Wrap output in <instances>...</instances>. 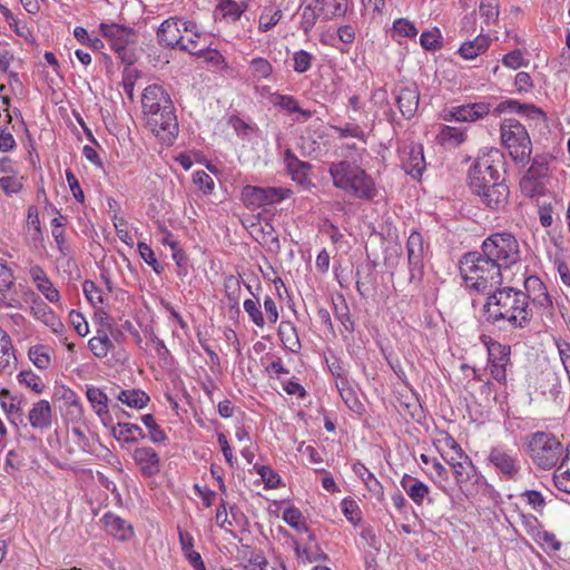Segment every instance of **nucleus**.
I'll use <instances>...</instances> for the list:
<instances>
[{
	"label": "nucleus",
	"mask_w": 570,
	"mask_h": 570,
	"mask_svg": "<svg viewBox=\"0 0 570 570\" xmlns=\"http://www.w3.org/2000/svg\"><path fill=\"white\" fill-rule=\"evenodd\" d=\"M525 451L540 470H551L563 455L562 443L550 432L538 431L527 435Z\"/></svg>",
	"instance_id": "obj_5"
},
{
	"label": "nucleus",
	"mask_w": 570,
	"mask_h": 570,
	"mask_svg": "<svg viewBox=\"0 0 570 570\" xmlns=\"http://www.w3.org/2000/svg\"><path fill=\"white\" fill-rule=\"evenodd\" d=\"M285 163L293 180L298 184H304L307 180V174L311 169V165L308 163L299 160L291 149L285 151Z\"/></svg>",
	"instance_id": "obj_31"
},
{
	"label": "nucleus",
	"mask_w": 570,
	"mask_h": 570,
	"mask_svg": "<svg viewBox=\"0 0 570 570\" xmlns=\"http://www.w3.org/2000/svg\"><path fill=\"white\" fill-rule=\"evenodd\" d=\"M28 420L33 429L46 430L52 423V409L47 400L33 403L29 411Z\"/></svg>",
	"instance_id": "obj_23"
},
{
	"label": "nucleus",
	"mask_w": 570,
	"mask_h": 570,
	"mask_svg": "<svg viewBox=\"0 0 570 570\" xmlns=\"http://www.w3.org/2000/svg\"><path fill=\"white\" fill-rule=\"evenodd\" d=\"M469 187L473 195L480 196L490 186L501 180L499 170L490 163L487 157H479L470 167L468 173Z\"/></svg>",
	"instance_id": "obj_8"
},
{
	"label": "nucleus",
	"mask_w": 570,
	"mask_h": 570,
	"mask_svg": "<svg viewBox=\"0 0 570 570\" xmlns=\"http://www.w3.org/2000/svg\"><path fill=\"white\" fill-rule=\"evenodd\" d=\"M502 109L504 107L509 108L512 111H515L518 114L524 115L530 119H539L544 118L543 111L531 104H521L517 100H507L500 105Z\"/></svg>",
	"instance_id": "obj_38"
},
{
	"label": "nucleus",
	"mask_w": 570,
	"mask_h": 570,
	"mask_svg": "<svg viewBox=\"0 0 570 570\" xmlns=\"http://www.w3.org/2000/svg\"><path fill=\"white\" fill-rule=\"evenodd\" d=\"M275 105L289 112H298L305 119L312 116V112L309 110L302 109L297 100L292 96L277 95L275 98Z\"/></svg>",
	"instance_id": "obj_49"
},
{
	"label": "nucleus",
	"mask_w": 570,
	"mask_h": 570,
	"mask_svg": "<svg viewBox=\"0 0 570 570\" xmlns=\"http://www.w3.org/2000/svg\"><path fill=\"white\" fill-rule=\"evenodd\" d=\"M312 59V55L305 50L295 52L293 56L294 70L298 73L306 72L311 68Z\"/></svg>",
	"instance_id": "obj_64"
},
{
	"label": "nucleus",
	"mask_w": 570,
	"mask_h": 570,
	"mask_svg": "<svg viewBox=\"0 0 570 570\" xmlns=\"http://www.w3.org/2000/svg\"><path fill=\"white\" fill-rule=\"evenodd\" d=\"M23 180L24 177L14 171L0 178V187L8 195L17 194L22 189Z\"/></svg>",
	"instance_id": "obj_47"
},
{
	"label": "nucleus",
	"mask_w": 570,
	"mask_h": 570,
	"mask_svg": "<svg viewBox=\"0 0 570 570\" xmlns=\"http://www.w3.org/2000/svg\"><path fill=\"white\" fill-rule=\"evenodd\" d=\"M488 461L507 479H515L519 474L518 452L514 450L503 445L493 446L489 452Z\"/></svg>",
	"instance_id": "obj_11"
},
{
	"label": "nucleus",
	"mask_w": 570,
	"mask_h": 570,
	"mask_svg": "<svg viewBox=\"0 0 570 570\" xmlns=\"http://www.w3.org/2000/svg\"><path fill=\"white\" fill-rule=\"evenodd\" d=\"M114 226H115V229H116L117 237L122 243L128 245L129 247H132L134 246V238L130 235V233L128 232L127 222L122 217L115 216L114 217Z\"/></svg>",
	"instance_id": "obj_63"
},
{
	"label": "nucleus",
	"mask_w": 570,
	"mask_h": 570,
	"mask_svg": "<svg viewBox=\"0 0 570 570\" xmlns=\"http://www.w3.org/2000/svg\"><path fill=\"white\" fill-rule=\"evenodd\" d=\"M225 294L233 306H237L240 297V278L235 275H228L224 279Z\"/></svg>",
	"instance_id": "obj_45"
},
{
	"label": "nucleus",
	"mask_w": 570,
	"mask_h": 570,
	"mask_svg": "<svg viewBox=\"0 0 570 570\" xmlns=\"http://www.w3.org/2000/svg\"><path fill=\"white\" fill-rule=\"evenodd\" d=\"M249 66H250L252 77L257 80L266 79L267 77L271 76V73L273 71V67H272L271 62L268 60H266L265 58H254L249 62Z\"/></svg>",
	"instance_id": "obj_52"
},
{
	"label": "nucleus",
	"mask_w": 570,
	"mask_h": 570,
	"mask_svg": "<svg viewBox=\"0 0 570 570\" xmlns=\"http://www.w3.org/2000/svg\"><path fill=\"white\" fill-rule=\"evenodd\" d=\"M459 268L466 287L478 293H490L502 285V269L484 257L483 252L465 253Z\"/></svg>",
	"instance_id": "obj_3"
},
{
	"label": "nucleus",
	"mask_w": 570,
	"mask_h": 570,
	"mask_svg": "<svg viewBox=\"0 0 570 570\" xmlns=\"http://www.w3.org/2000/svg\"><path fill=\"white\" fill-rule=\"evenodd\" d=\"M421 46L426 50H438L442 47V36L438 28L422 32L420 37Z\"/></svg>",
	"instance_id": "obj_54"
},
{
	"label": "nucleus",
	"mask_w": 570,
	"mask_h": 570,
	"mask_svg": "<svg viewBox=\"0 0 570 570\" xmlns=\"http://www.w3.org/2000/svg\"><path fill=\"white\" fill-rule=\"evenodd\" d=\"M13 285L14 276L12 271L2 261H0V303L7 308H21L22 305L19 299H7V293L13 287Z\"/></svg>",
	"instance_id": "obj_25"
},
{
	"label": "nucleus",
	"mask_w": 570,
	"mask_h": 570,
	"mask_svg": "<svg viewBox=\"0 0 570 570\" xmlns=\"http://www.w3.org/2000/svg\"><path fill=\"white\" fill-rule=\"evenodd\" d=\"M100 32L111 40V48L118 52L121 59H125V51L128 43L134 42L135 32L116 23H100Z\"/></svg>",
	"instance_id": "obj_15"
},
{
	"label": "nucleus",
	"mask_w": 570,
	"mask_h": 570,
	"mask_svg": "<svg viewBox=\"0 0 570 570\" xmlns=\"http://www.w3.org/2000/svg\"><path fill=\"white\" fill-rule=\"evenodd\" d=\"M489 363H509L511 348L509 345H503L498 342L492 343L488 347Z\"/></svg>",
	"instance_id": "obj_50"
},
{
	"label": "nucleus",
	"mask_w": 570,
	"mask_h": 570,
	"mask_svg": "<svg viewBox=\"0 0 570 570\" xmlns=\"http://www.w3.org/2000/svg\"><path fill=\"white\" fill-rule=\"evenodd\" d=\"M410 279L422 276L424 245L420 233L413 232L406 242Z\"/></svg>",
	"instance_id": "obj_16"
},
{
	"label": "nucleus",
	"mask_w": 570,
	"mask_h": 570,
	"mask_svg": "<svg viewBox=\"0 0 570 570\" xmlns=\"http://www.w3.org/2000/svg\"><path fill=\"white\" fill-rule=\"evenodd\" d=\"M360 159L364 168H358V198L367 200H374L376 197L383 198L374 181V176H380L384 168L383 158L376 156L371 163H367L362 154Z\"/></svg>",
	"instance_id": "obj_10"
},
{
	"label": "nucleus",
	"mask_w": 570,
	"mask_h": 570,
	"mask_svg": "<svg viewBox=\"0 0 570 570\" xmlns=\"http://www.w3.org/2000/svg\"><path fill=\"white\" fill-rule=\"evenodd\" d=\"M114 434L118 440H124L127 443H135L139 439H145L146 434L142 429L134 423H118L114 428Z\"/></svg>",
	"instance_id": "obj_35"
},
{
	"label": "nucleus",
	"mask_w": 570,
	"mask_h": 570,
	"mask_svg": "<svg viewBox=\"0 0 570 570\" xmlns=\"http://www.w3.org/2000/svg\"><path fill=\"white\" fill-rule=\"evenodd\" d=\"M87 399L90 402L94 411L100 417L108 414V397L107 395L98 387H89L87 390Z\"/></svg>",
	"instance_id": "obj_40"
},
{
	"label": "nucleus",
	"mask_w": 570,
	"mask_h": 570,
	"mask_svg": "<svg viewBox=\"0 0 570 570\" xmlns=\"http://www.w3.org/2000/svg\"><path fill=\"white\" fill-rule=\"evenodd\" d=\"M88 345L92 354L98 358L106 357L114 348V343L104 328L97 331L96 335L89 340Z\"/></svg>",
	"instance_id": "obj_33"
},
{
	"label": "nucleus",
	"mask_w": 570,
	"mask_h": 570,
	"mask_svg": "<svg viewBox=\"0 0 570 570\" xmlns=\"http://www.w3.org/2000/svg\"><path fill=\"white\" fill-rule=\"evenodd\" d=\"M490 187L491 189H488V191H484L478 196L479 200L485 207L493 210H499L508 204L510 194L509 187L504 183V179H501Z\"/></svg>",
	"instance_id": "obj_21"
},
{
	"label": "nucleus",
	"mask_w": 570,
	"mask_h": 570,
	"mask_svg": "<svg viewBox=\"0 0 570 570\" xmlns=\"http://www.w3.org/2000/svg\"><path fill=\"white\" fill-rule=\"evenodd\" d=\"M401 163L407 175L420 178L425 169L423 147L421 145L412 146L409 151L404 153Z\"/></svg>",
	"instance_id": "obj_22"
},
{
	"label": "nucleus",
	"mask_w": 570,
	"mask_h": 570,
	"mask_svg": "<svg viewBox=\"0 0 570 570\" xmlns=\"http://www.w3.org/2000/svg\"><path fill=\"white\" fill-rule=\"evenodd\" d=\"M244 309L256 326H258L261 328L264 327L265 320H264L263 313L261 311V305H259L258 299H256V301L246 299L244 302Z\"/></svg>",
	"instance_id": "obj_57"
},
{
	"label": "nucleus",
	"mask_w": 570,
	"mask_h": 570,
	"mask_svg": "<svg viewBox=\"0 0 570 570\" xmlns=\"http://www.w3.org/2000/svg\"><path fill=\"white\" fill-rule=\"evenodd\" d=\"M465 132L462 129L451 126H442L438 135V141L441 145L449 147H458L465 140Z\"/></svg>",
	"instance_id": "obj_37"
},
{
	"label": "nucleus",
	"mask_w": 570,
	"mask_h": 570,
	"mask_svg": "<svg viewBox=\"0 0 570 570\" xmlns=\"http://www.w3.org/2000/svg\"><path fill=\"white\" fill-rule=\"evenodd\" d=\"M481 252L501 269H507L521 259L519 242L511 233L491 234L483 240Z\"/></svg>",
	"instance_id": "obj_7"
},
{
	"label": "nucleus",
	"mask_w": 570,
	"mask_h": 570,
	"mask_svg": "<svg viewBox=\"0 0 570 570\" xmlns=\"http://www.w3.org/2000/svg\"><path fill=\"white\" fill-rule=\"evenodd\" d=\"M157 37L159 43L165 47L180 48L184 39L180 28V19L171 17L163 21L158 28Z\"/></svg>",
	"instance_id": "obj_20"
},
{
	"label": "nucleus",
	"mask_w": 570,
	"mask_h": 570,
	"mask_svg": "<svg viewBox=\"0 0 570 570\" xmlns=\"http://www.w3.org/2000/svg\"><path fill=\"white\" fill-rule=\"evenodd\" d=\"M500 136L511 159L525 166L532 154V141L527 128L515 119H504L500 126Z\"/></svg>",
	"instance_id": "obj_6"
},
{
	"label": "nucleus",
	"mask_w": 570,
	"mask_h": 570,
	"mask_svg": "<svg viewBox=\"0 0 570 570\" xmlns=\"http://www.w3.org/2000/svg\"><path fill=\"white\" fill-rule=\"evenodd\" d=\"M132 459L144 476L151 478L160 472V458L150 446L135 449Z\"/></svg>",
	"instance_id": "obj_18"
},
{
	"label": "nucleus",
	"mask_w": 570,
	"mask_h": 570,
	"mask_svg": "<svg viewBox=\"0 0 570 570\" xmlns=\"http://www.w3.org/2000/svg\"><path fill=\"white\" fill-rule=\"evenodd\" d=\"M283 520L299 532H306L307 525L299 509L289 507L283 512Z\"/></svg>",
	"instance_id": "obj_46"
},
{
	"label": "nucleus",
	"mask_w": 570,
	"mask_h": 570,
	"mask_svg": "<svg viewBox=\"0 0 570 570\" xmlns=\"http://www.w3.org/2000/svg\"><path fill=\"white\" fill-rule=\"evenodd\" d=\"M490 112V106L485 102H475L452 107L445 112L446 121H475Z\"/></svg>",
	"instance_id": "obj_17"
},
{
	"label": "nucleus",
	"mask_w": 570,
	"mask_h": 570,
	"mask_svg": "<svg viewBox=\"0 0 570 570\" xmlns=\"http://www.w3.org/2000/svg\"><path fill=\"white\" fill-rule=\"evenodd\" d=\"M291 195L289 189L281 187L246 186L242 191V199L247 208L259 207L279 203Z\"/></svg>",
	"instance_id": "obj_9"
},
{
	"label": "nucleus",
	"mask_w": 570,
	"mask_h": 570,
	"mask_svg": "<svg viewBox=\"0 0 570 570\" xmlns=\"http://www.w3.org/2000/svg\"><path fill=\"white\" fill-rule=\"evenodd\" d=\"M141 421L142 423L145 424V426L148 429V435H149V439L154 442V443H160V442H164L166 441L167 439V435L166 433L164 432V430L156 423L154 416L151 414H145L142 417H141Z\"/></svg>",
	"instance_id": "obj_53"
},
{
	"label": "nucleus",
	"mask_w": 570,
	"mask_h": 570,
	"mask_svg": "<svg viewBox=\"0 0 570 570\" xmlns=\"http://www.w3.org/2000/svg\"><path fill=\"white\" fill-rule=\"evenodd\" d=\"M16 361L11 338L7 332L0 328V373L11 372L16 366Z\"/></svg>",
	"instance_id": "obj_29"
},
{
	"label": "nucleus",
	"mask_w": 570,
	"mask_h": 570,
	"mask_svg": "<svg viewBox=\"0 0 570 570\" xmlns=\"http://www.w3.org/2000/svg\"><path fill=\"white\" fill-rule=\"evenodd\" d=\"M335 317L340 321L345 332L353 337L354 322L351 320L348 308L343 299L341 301V305L335 304Z\"/></svg>",
	"instance_id": "obj_56"
},
{
	"label": "nucleus",
	"mask_w": 570,
	"mask_h": 570,
	"mask_svg": "<svg viewBox=\"0 0 570 570\" xmlns=\"http://www.w3.org/2000/svg\"><path fill=\"white\" fill-rule=\"evenodd\" d=\"M393 30L400 37L414 38L417 35V29L407 19H397L393 23Z\"/></svg>",
	"instance_id": "obj_62"
},
{
	"label": "nucleus",
	"mask_w": 570,
	"mask_h": 570,
	"mask_svg": "<svg viewBox=\"0 0 570 570\" xmlns=\"http://www.w3.org/2000/svg\"><path fill=\"white\" fill-rule=\"evenodd\" d=\"M117 399L129 407L142 409L149 402V396L141 390H122Z\"/></svg>",
	"instance_id": "obj_36"
},
{
	"label": "nucleus",
	"mask_w": 570,
	"mask_h": 570,
	"mask_svg": "<svg viewBox=\"0 0 570 570\" xmlns=\"http://www.w3.org/2000/svg\"><path fill=\"white\" fill-rule=\"evenodd\" d=\"M142 112L150 131L164 144L170 145L178 134V122L170 96L161 86L150 85L141 96Z\"/></svg>",
	"instance_id": "obj_2"
},
{
	"label": "nucleus",
	"mask_w": 570,
	"mask_h": 570,
	"mask_svg": "<svg viewBox=\"0 0 570 570\" xmlns=\"http://www.w3.org/2000/svg\"><path fill=\"white\" fill-rule=\"evenodd\" d=\"M217 9L222 12L224 18L236 21L245 11V6L234 0H218Z\"/></svg>",
	"instance_id": "obj_43"
},
{
	"label": "nucleus",
	"mask_w": 570,
	"mask_h": 570,
	"mask_svg": "<svg viewBox=\"0 0 570 570\" xmlns=\"http://www.w3.org/2000/svg\"><path fill=\"white\" fill-rule=\"evenodd\" d=\"M490 41L489 36L480 33L475 39L463 42L459 49V53L464 59H474L489 49Z\"/></svg>",
	"instance_id": "obj_30"
},
{
	"label": "nucleus",
	"mask_w": 570,
	"mask_h": 570,
	"mask_svg": "<svg viewBox=\"0 0 570 570\" xmlns=\"http://www.w3.org/2000/svg\"><path fill=\"white\" fill-rule=\"evenodd\" d=\"M83 294L92 306L104 302L102 292L92 281H85L82 285Z\"/></svg>",
	"instance_id": "obj_60"
},
{
	"label": "nucleus",
	"mask_w": 570,
	"mask_h": 570,
	"mask_svg": "<svg viewBox=\"0 0 570 570\" xmlns=\"http://www.w3.org/2000/svg\"><path fill=\"white\" fill-rule=\"evenodd\" d=\"M330 174L333 184L347 193H356V165L354 161L340 160L331 164Z\"/></svg>",
	"instance_id": "obj_13"
},
{
	"label": "nucleus",
	"mask_w": 570,
	"mask_h": 570,
	"mask_svg": "<svg viewBox=\"0 0 570 570\" xmlns=\"http://www.w3.org/2000/svg\"><path fill=\"white\" fill-rule=\"evenodd\" d=\"M282 17L283 12L281 9L265 7L259 17L258 30L262 32L271 30L278 23Z\"/></svg>",
	"instance_id": "obj_42"
},
{
	"label": "nucleus",
	"mask_w": 570,
	"mask_h": 570,
	"mask_svg": "<svg viewBox=\"0 0 570 570\" xmlns=\"http://www.w3.org/2000/svg\"><path fill=\"white\" fill-rule=\"evenodd\" d=\"M18 382L20 384L26 385L33 392L40 394L42 393L45 385L41 382L40 377L35 374L32 371H22L18 374Z\"/></svg>",
	"instance_id": "obj_55"
},
{
	"label": "nucleus",
	"mask_w": 570,
	"mask_h": 570,
	"mask_svg": "<svg viewBox=\"0 0 570 570\" xmlns=\"http://www.w3.org/2000/svg\"><path fill=\"white\" fill-rule=\"evenodd\" d=\"M563 454L559 461L560 465L554 471L553 482L558 490L570 494V442Z\"/></svg>",
	"instance_id": "obj_28"
},
{
	"label": "nucleus",
	"mask_w": 570,
	"mask_h": 570,
	"mask_svg": "<svg viewBox=\"0 0 570 570\" xmlns=\"http://www.w3.org/2000/svg\"><path fill=\"white\" fill-rule=\"evenodd\" d=\"M530 296L511 286H498L489 293L483 305V315L492 325L508 324L512 328L527 327L532 318Z\"/></svg>",
	"instance_id": "obj_1"
},
{
	"label": "nucleus",
	"mask_w": 570,
	"mask_h": 570,
	"mask_svg": "<svg viewBox=\"0 0 570 570\" xmlns=\"http://www.w3.org/2000/svg\"><path fill=\"white\" fill-rule=\"evenodd\" d=\"M364 473H360V476L368 490V492L375 497L376 499H380L383 495V488L381 483L363 466Z\"/></svg>",
	"instance_id": "obj_61"
},
{
	"label": "nucleus",
	"mask_w": 570,
	"mask_h": 570,
	"mask_svg": "<svg viewBox=\"0 0 570 570\" xmlns=\"http://www.w3.org/2000/svg\"><path fill=\"white\" fill-rule=\"evenodd\" d=\"M336 386L338 389L342 400L347 405V407L354 410V407L356 406V395L353 389L348 385V382L345 379H340L336 382Z\"/></svg>",
	"instance_id": "obj_58"
},
{
	"label": "nucleus",
	"mask_w": 570,
	"mask_h": 570,
	"mask_svg": "<svg viewBox=\"0 0 570 570\" xmlns=\"http://www.w3.org/2000/svg\"><path fill=\"white\" fill-rule=\"evenodd\" d=\"M30 309L35 318L48 326L53 333L61 335L65 332V325L60 317L39 296L32 299Z\"/></svg>",
	"instance_id": "obj_19"
},
{
	"label": "nucleus",
	"mask_w": 570,
	"mask_h": 570,
	"mask_svg": "<svg viewBox=\"0 0 570 570\" xmlns=\"http://www.w3.org/2000/svg\"><path fill=\"white\" fill-rule=\"evenodd\" d=\"M37 289L48 299L50 303H58L60 301L59 291L53 286L49 277H46L41 282L35 284Z\"/></svg>",
	"instance_id": "obj_59"
},
{
	"label": "nucleus",
	"mask_w": 570,
	"mask_h": 570,
	"mask_svg": "<svg viewBox=\"0 0 570 570\" xmlns=\"http://www.w3.org/2000/svg\"><path fill=\"white\" fill-rule=\"evenodd\" d=\"M521 191L528 197H535L543 193L544 181L524 175L520 180Z\"/></svg>",
	"instance_id": "obj_48"
},
{
	"label": "nucleus",
	"mask_w": 570,
	"mask_h": 570,
	"mask_svg": "<svg viewBox=\"0 0 570 570\" xmlns=\"http://www.w3.org/2000/svg\"><path fill=\"white\" fill-rule=\"evenodd\" d=\"M29 358L38 368H47L50 364L48 347L43 345L32 346L29 350Z\"/></svg>",
	"instance_id": "obj_51"
},
{
	"label": "nucleus",
	"mask_w": 570,
	"mask_h": 570,
	"mask_svg": "<svg viewBox=\"0 0 570 570\" xmlns=\"http://www.w3.org/2000/svg\"><path fill=\"white\" fill-rule=\"evenodd\" d=\"M0 404L8 414L10 421L14 424L23 421L22 397L12 395L7 389L0 391Z\"/></svg>",
	"instance_id": "obj_26"
},
{
	"label": "nucleus",
	"mask_w": 570,
	"mask_h": 570,
	"mask_svg": "<svg viewBox=\"0 0 570 570\" xmlns=\"http://www.w3.org/2000/svg\"><path fill=\"white\" fill-rule=\"evenodd\" d=\"M401 487L417 505H422L430 493V488L424 482L409 474L403 475Z\"/></svg>",
	"instance_id": "obj_27"
},
{
	"label": "nucleus",
	"mask_w": 570,
	"mask_h": 570,
	"mask_svg": "<svg viewBox=\"0 0 570 570\" xmlns=\"http://www.w3.org/2000/svg\"><path fill=\"white\" fill-rule=\"evenodd\" d=\"M342 14L343 13H333V2L330 3L328 0H313L302 9L299 28L303 30L304 35H308L318 18L324 17L325 19H331Z\"/></svg>",
	"instance_id": "obj_12"
},
{
	"label": "nucleus",
	"mask_w": 570,
	"mask_h": 570,
	"mask_svg": "<svg viewBox=\"0 0 570 570\" xmlns=\"http://www.w3.org/2000/svg\"><path fill=\"white\" fill-rule=\"evenodd\" d=\"M101 522L107 533L115 537L117 540H128L132 534L131 525L126 520L112 513H106Z\"/></svg>",
	"instance_id": "obj_24"
},
{
	"label": "nucleus",
	"mask_w": 570,
	"mask_h": 570,
	"mask_svg": "<svg viewBox=\"0 0 570 570\" xmlns=\"http://www.w3.org/2000/svg\"><path fill=\"white\" fill-rule=\"evenodd\" d=\"M444 445L455 451V456L450 453H442L443 460L452 468L456 484L466 497L475 495L479 489L487 484L484 476L476 471L469 455L451 435L444 439Z\"/></svg>",
	"instance_id": "obj_4"
},
{
	"label": "nucleus",
	"mask_w": 570,
	"mask_h": 570,
	"mask_svg": "<svg viewBox=\"0 0 570 570\" xmlns=\"http://www.w3.org/2000/svg\"><path fill=\"white\" fill-rule=\"evenodd\" d=\"M311 542L305 546L304 548H301L299 546H296L295 551L298 558L304 559L308 562H314L317 560H325L327 557L326 554L321 551L318 546L316 543H313L314 541V534L308 535Z\"/></svg>",
	"instance_id": "obj_41"
},
{
	"label": "nucleus",
	"mask_w": 570,
	"mask_h": 570,
	"mask_svg": "<svg viewBox=\"0 0 570 570\" xmlns=\"http://www.w3.org/2000/svg\"><path fill=\"white\" fill-rule=\"evenodd\" d=\"M396 105L406 119H411L417 111L420 91L415 83L399 85L394 90Z\"/></svg>",
	"instance_id": "obj_14"
},
{
	"label": "nucleus",
	"mask_w": 570,
	"mask_h": 570,
	"mask_svg": "<svg viewBox=\"0 0 570 570\" xmlns=\"http://www.w3.org/2000/svg\"><path fill=\"white\" fill-rule=\"evenodd\" d=\"M553 157L549 154H538L532 160L529 169L525 175L534 179H540L544 181L550 176V165L553 161Z\"/></svg>",
	"instance_id": "obj_32"
},
{
	"label": "nucleus",
	"mask_w": 570,
	"mask_h": 570,
	"mask_svg": "<svg viewBox=\"0 0 570 570\" xmlns=\"http://www.w3.org/2000/svg\"><path fill=\"white\" fill-rule=\"evenodd\" d=\"M479 10L481 18L487 24L494 23L500 14L499 0H481Z\"/></svg>",
	"instance_id": "obj_44"
},
{
	"label": "nucleus",
	"mask_w": 570,
	"mask_h": 570,
	"mask_svg": "<svg viewBox=\"0 0 570 570\" xmlns=\"http://www.w3.org/2000/svg\"><path fill=\"white\" fill-rule=\"evenodd\" d=\"M502 109L504 107L509 108L512 111H515L518 114L524 115L530 119H539L544 118L543 111L531 104H521L517 100H507L500 105Z\"/></svg>",
	"instance_id": "obj_39"
},
{
	"label": "nucleus",
	"mask_w": 570,
	"mask_h": 570,
	"mask_svg": "<svg viewBox=\"0 0 570 570\" xmlns=\"http://www.w3.org/2000/svg\"><path fill=\"white\" fill-rule=\"evenodd\" d=\"M530 286L538 287L540 291H542L538 296L533 297V304L541 307L543 313L552 315L553 304L550 295L546 291L543 283L538 277L531 276L525 281V287L529 288Z\"/></svg>",
	"instance_id": "obj_34"
}]
</instances>
